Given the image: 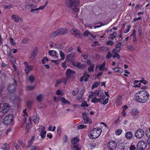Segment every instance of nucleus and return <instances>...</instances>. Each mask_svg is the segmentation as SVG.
I'll use <instances>...</instances> for the list:
<instances>
[{"mask_svg":"<svg viewBox=\"0 0 150 150\" xmlns=\"http://www.w3.org/2000/svg\"><path fill=\"white\" fill-rule=\"evenodd\" d=\"M100 84V83L98 82H97L94 83L92 86L91 89H93L97 87Z\"/></svg>","mask_w":150,"mask_h":150,"instance_id":"obj_35","label":"nucleus"},{"mask_svg":"<svg viewBox=\"0 0 150 150\" xmlns=\"http://www.w3.org/2000/svg\"><path fill=\"white\" fill-rule=\"evenodd\" d=\"M73 150H81V147L79 145H74L73 147Z\"/></svg>","mask_w":150,"mask_h":150,"instance_id":"obj_34","label":"nucleus"},{"mask_svg":"<svg viewBox=\"0 0 150 150\" xmlns=\"http://www.w3.org/2000/svg\"><path fill=\"white\" fill-rule=\"evenodd\" d=\"M80 4L79 0H66L65 2L66 6L76 12L79 11L78 7Z\"/></svg>","mask_w":150,"mask_h":150,"instance_id":"obj_2","label":"nucleus"},{"mask_svg":"<svg viewBox=\"0 0 150 150\" xmlns=\"http://www.w3.org/2000/svg\"><path fill=\"white\" fill-rule=\"evenodd\" d=\"M58 29L59 31L60 34L63 35L67 33V30L65 28H60Z\"/></svg>","mask_w":150,"mask_h":150,"instance_id":"obj_22","label":"nucleus"},{"mask_svg":"<svg viewBox=\"0 0 150 150\" xmlns=\"http://www.w3.org/2000/svg\"><path fill=\"white\" fill-rule=\"evenodd\" d=\"M87 127V126L84 125H78L77 127V129H83L86 128Z\"/></svg>","mask_w":150,"mask_h":150,"instance_id":"obj_32","label":"nucleus"},{"mask_svg":"<svg viewBox=\"0 0 150 150\" xmlns=\"http://www.w3.org/2000/svg\"><path fill=\"white\" fill-rule=\"evenodd\" d=\"M120 48L115 47L112 50L113 52H115L117 53L120 52Z\"/></svg>","mask_w":150,"mask_h":150,"instance_id":"obj_51","label":"nucleus"},{"mask_svg":"<svg viewBox=\"0 0 150 150\" xmlns=\"http://www.w3.org/2000/svg\"><path fill=\"white\" fill-rule=\"evenodd\" d=\"M9 109V106L8 104L6 103L3 104V106L2 108V112L4 114L7 113Z\"/></svg>","mask_w":150,"mask_h":150,"instance_id":"obj_11","label":"nucleus"},{"mask_svg":"<svg viewBox=\"0 0 150 150\" xmlns=\"http://www.w3.org/2000/svg\"><path fill=\"white\" fill-rule=\"evenodd\" d=\"M91 33L88 30H86L83 33V34L84 35V36H88V35H90Z\"/></svg>","mask_w":150,"mask_h":150,"instance_id":"obj_50","label":"nucleus"},{"mask_svg":"<svg viewBox=\"0 0 150 150\" xmlns=\"http://www.w3.org/2000/svg\"><path fill=\"white\" fill-rule=\"evenodd\" d=\"M12 115L9 114L6 116L3 121V123L5 125H7L13 119Z\"/></svg>","mask_w":150,"mask_h":150,"instance_id":"obj_8","label":"nucleus"},{"mask_svg":"<svg viewBox=\"0 0 150 150\" xmlns=\"http://www.w3.org/2000/svg\"><path fill=\"white\" fill-rule=\"evenodd\" d=\"M37 51L38 50L36 48H35L33 49V51L32 52L30 55V57L32 59H33L36 56Z\"/></svg>","mask_w":150,"mask_h":150,"instance_id":"obj_18","label":"nucleus"},{"mask_svg":"<svg viewBox=\"0 0 150 150\" xmlns=\"http://www.w3.org/2000/svg\"><path fill=\"white\" fill-rule=\"evenodd\" d=\"M127 48L130 50H131L132 51H133L135 50L134 47L132 45H128L127 47Z\"/></svg>","mask_w":150,"mask_h":150,"instance_id":"obj_47","label":"nucleus"},{"mask_svg":"<svg viewBox=\"0 0 150 150\" xmlns=\"http://www.w3.org/2000/svg\"><path fill=\"white\" fill-rule=\"evenodd\" d=\"M11 44L15 45L16 44V42H15L14 40L11 37H10L9 39Z\"/></svg>","mask_w":150,"mask_h":150,"instance_id":"obj_39","label":"nucleus"},{"mask_svg":"<svg viewBox=\"0 0 150 150\" xmlns=\"http://www.w3.org/2000/svg\"><path fill=\"white\" fill-rule=\"evenodd\" d=\"M105 62L100 66L99 67V69L101 71H103V69L105 68Z\"/></svg>","mask_w":150,"mask_h":150,"instance_id":"obj_36","label":"nucleus"},{"mask_svg":"<svg viewBox=\"0 0 150 150\" xmlns=\"http://www.w3.org/2000/svg\"><path fill=\"white\" fill-rule=\"evenodd\" d=\"M131 112L132 117L133 118L138 117L139 114V111L136 109H133L131 110Z\"/></svg>","mask_w":150,"mask_h":150,"instance_id":"obj_12","label":"nucleus"},{"mask_svg":"<svg viewBox=\"0 0 150 150\" xmlns=\"http://www.w3.org/2000/svg\"><path fill=\"white\" fill-rule=\"evenodd\" d=\"M31 126V123L30 122L28 123L26 125V129H30Z\"/></svg>","mask_w":150,"mask_h":150,"instance_id":"obj_61","label":"nucleus"},{"mask_svg":"<svg viewBox=\"0 0 150 150\" xmlns=\"http://www.w3.org/2000/svg\"><path fill=\"white\" fill-rule=\"evenodd\" d=\"M79 92V89L78 88H76L73 91H72V94L74 96L76 95Z\"/></svg>","mask_w":150,"mask_h":150,"instance_id":"obj_43","label":"nucleus"},{"mask_svg":"<svg viewBox=\"0 0 150 150\" xmlns=\"http://www.w3.org/2000/svg\"><path fill=\"white\" fill-rule=\"evenodd\" d=\"M135 149L136 147L134 145H132L129 147L130 150H134Z\"/></svg>","mask_w":150,"mask_h":150,"instance_id":"obj_64","label":"nucleus"},{"mask_svg":"<svg viewBox=\"0 0 150 150\" xmlns=\"http://www.w3.org/2000/svg\"><path fill=\"white\" fill-rule=\"evenodd\" d=\"M95 66V65L93 64H90V65L89 67H88V72H90L91 71H92V72H93V69Z\"/></svg>","mask_w":150,"mask_h":150,"instance_id":"obj_27","label":"nucleus"},{"mask_svg":"<svg viewBox=\"0 0 150 150\" xmlns=\"http://www.w3.org/2000/svg\"><path fill=\"white\" fill-rule=\"evenodd\" d=\"M31 150H39V149L38 147L34 146H31Z\"/></svg>","mask_w":150,"mask_h":150,"instance_id":"obj_57","label":"nucleus"},{"mask_svg":"<svg viewBox=\"0 0 150 150\" xmlns=\"http://www.w3.org/2000/svg\"><path fill=\"white\" fill-rule=\"evenodd\" d=\"M2 149L3 150H8L9 149V146L8 144H5L2 146Z\"/></svg>","mask_w":150,"mask_h":150,"instance_id":"obj_28","label":"nucleus"},{"mask_svg":"<svg viewBox=\"0 0 150 150\" xmlns=\"http://www.w3.org/2000/svg\"><path fill=\"white\" fill-rule=\"evenodd\" d=\"M62 82V80L61 79L58 80L55 84V86H57L59 84Z\"/></svg>","mask_w":150,"mask_h":150,"instance_id":"obj_63","label":"nucleus"},{"mask_svg":"<svg viewBox=\"0 0 150 150\" xmlns=\"http://www.w3.org/2000/svg\"><path fill=\"white\" fill-rule=\"evenodd\" d=\"M6 46L7 47V52H8L7 55L9 58L11 57V59H13L12 62H15V59L13 58V55L12 54V53L10 51V47L7 45H6Z\"/></svg>","mask_w":150,"mask_h":150,"instance_id":"obj_13","label":"nucleus"},{"mask_svg":"<svg viewBox=\"0 0 150 150\" xmlns=\"http://www.w3.org/2000/svg\"><path fill=\"white\" fill-rule=\"evenodd\" d=\"M16 6H17L20 10H25V9L23 8V4H21V5L19 4H17Z\"/></svg>","mask_w":150,"mask_h":150,"instance_id":"obj_38","label":"nucleus"},{"mask_svg":"<svg viewBox=\"0 0 150 150\" xmlns=\"http://www.w3.org/2000/svg\"><path fill=\"white\" fill-rule=\"evenodd\" d=\"M48 59L46 57H44L42 61V64H45V62L48 61Z\"/></svg>","mask_w":150,"mask_h":150,"instance_id":"obj_59","label":"nucleus"},{"mask_svg":"<svg viewBox=\"0 0 150 150\" xmlns=\"http://www.w3.org/2000/svg\"><path fill=\"white\" fill-rule=\"evenodd\" d=\"M122 132V130L120 129H118L115 131V134L117 135H120Z\"/></svg>","mask_w":150,"mask_h":150,"instance_id":"obj_37","label":"nucleus"},{"mask_svg":"<svg viewBox=\"0 0 150 150\" xmlns=\"http://www.w3.org/2000/svg\"><path fill=\"white\" fill-rule=\"evenodd\" d=\"M122 99L121 96H120L118 100L117 101L116 105L117 106L119 105L120 104L122 103Z\"/></svg>","mask_w":150,"mask_h":150,"instance_id":"obj_42","label":"nucleus"},{"mask_svg":"<svg viewBox=\"0 0 150 150\" xmlns=\"http://www.w3.org/2000/svg\"><path fill=\"white\" fill-rule=\"evenodd\" d=\"M81 106L83 107H88V105L86 101H84L81 103Z\"/></svg>","mask_w":150,"mask_h":150,"instance_id":"obj_49","label":"nucleus"},{"mask_svg":"<svg viewBox=\"0 0 150 150\" xmlns=\"http://www.w3.org/2000/svg\"><path fill=\"white\" fill-rule=\"evenodd\" d=\"M91 101L93 103L98 102H99V99L96 97H95L92 99Z\"/></svg>","mask_w":150,"mask_h":150,"instance_id":"obj_48","label":"nucleus"},{"mask_svg":"<svg viewBox=\"0 0 150 150\" xmlns=\"http://www.w3.org/2000/svg\"><path fill=\"white\" fill-rule=\"evenodd\" d=\"M144 130L143 129H139L136 131L134 136L137 139H141L144 136Z\"/></svg>","mask_w":150,"mask_h":150,"instance_id":"obj_5","label":"nucleus"},{"mask_svg":"<svg viewBox=\"0 0 150 150\" xmlns=\"http://www.w3.org/2000/svg\"><path fill=\"white\" fill-rule=\"evenodd\" d=\"M48 53L49 54L50 56L53 57L55 56L56 54V52L55 51L53 50L49 51L48 52Z\"/></svg>","mask_w":150,"mask_h":150,"instance_id":"obj_31","label":"nucleus"},{"mask_svg":"<svg viewBox=\"0 0 150 150\" xmlns=\"http://www.w3.org/2000/svg\"><path fill=\"white\" fill-rule=\"evenodd\" d=\"M89 77V75L86 73H85L83 74V76L81 78L80 81L82 82L84 81H87Z\"/></svg>","mask_w":150,"mask_h":150,"instance_id":"obj_14","label":"nucleus"},{"mask_svg":"<svg viewBox=\"0 0 150 150\" xmlns=\"http://www.w3.org/2000/svg\"><path fill=\"white\" fill-rule=\"evenodd\" d=\"M15 85L11 84H10L8 87V90L10 93H13L15 89Z\"/></svg>","mask_w":150,"mask_h":150,"instance_id":"obj_15","label":"nucleus"},{"mask_svg":"<svg viewBox=\"0 0 150 150\" xmlns=\"http://www.w3.org/2000/svg\"><path fill=\"white\" fill-rule=\"evenodd\" d=\"M112 56V54L111 52H108L106 55V58L107 59H109Z\"/></svg>","mask_w":150,"mask_h":150,"instance_id":"obj_56","label":"nucleus"},{"mask_svg":"<svg viewBox=\"0 0 150 150\" xmlns=\"http://www.w3.org/2000/svg\"><path fill=\"white\" fill-rule=\"evenodd\" d=\"M71 33L74 35L75 37L79 38H81L82 35L81 33L78 30L75 28H72L71 30Z\"/></svg>","mask_w":150,"mask_h":150,"instance_id":"obj_7","label":"nucleus"},{"mask_svg":"<svg viewBox=\"0 0 150 150\" xmlns=\"http://www.w3.org/2000/svg\"><path fill=\"white\" fill-rule=\"evenodd\" d=\"M34 88V86H28L26 87V89L28 90H33Z\"/></svg>","mask_w":150,"mask_h":150,"instance_id":"obj_55","label":"nucleus"},{"mask_svg":"<svg viewBox=\"0 0 150 150\" xmlns=\"http://www.w3.org/2000/svg\"><path fill=\"white\" fill-rule=\"evenodd\" d=\"M79 140V139L77 137L71 139V143L73 144H74L78 142Z\"/></svg>","mask_w":150,"mask_h":150,"instance_id":"obj_26","label":"nucleus"},{"mask_svg":"<svg viewBox=\"0 0 150 150\" xmlns=\"http://www.w3.org/2000/svg\"><path fill=\"white\" fill-rule=\"evenodd\" d=\"M28 80L30 81V83H32L33 82L35 78L33 76V75H31L28 78Z\"/></svg>","mask_w":150,"mask_h":150,"instance_id":"obj_40","label":"nucleus"},{"mask_svg":"<svg viewBox=\"0 0 150 150\" xmlns=\"http://www.w3.org/2000/svg\"><path fill=\"white\" fill-rule=\"evenodd\" d=\"M25 4L24 6L25 9L28 6L34 8L37 6V5L35 4L31 3L30 0H27L25 1Z\"/></svg>","mask_w":150,"mask_h":150,"instance_id":"obj_10","label":"nucleus"},{"mask_svg":"<svg viewBox=\"0 0 150 150\" xmlns=\"http://www.w3.org/2000/svg\"><path fill=\"white\" fill-rule=\"evenodd\" d=\"M113 44L114 42L111 40L109 41L106 42V44L108 45H110L111 46L113 45Z\"/></svg>","mask_w":150,"mask_h":150,"instance_id":"obj_58","label":"nucleus"},{"mask_svg":"<svg viewBox=\"0 0 150 150\" xmlns=\"http://www.w3.org/2000/svg\"><path fill=\"white\" fill-rule=\"evenodd\" d=\"M59 35H60L59 31L58 29L54 32H53L51 33L52 36L53 38H55L56 36Z\"/></svg>","mask_w":150,"mask_h":150,"instance_id":"obj_23","label":"nucleus"},{"mask_svg":"<svg viewBox=\"0 0 150 150\" xmlns=\"http://www.w3.org/2000/svg\"><path fill=\"white\" fill-rule=\"evenodd\" d=\"M104 24H103L101 23H98L97 25L94 26V29H96L97 28H98L101 27L102 26L104 25Z\"/></svg>","mask_w":150,"mask_h":150,"instance_id":"obj_52","label":"nucleus"},{"mask_svg":"<svg viewBox=\"0 0 150 150\" xmlns=\"http://www.w3.org/2000/svg\"><path fill=\"white\" fill-rule=\"evenodd\" d=\"M140 82H141V83H142L144 85L147 84L148 83V81L145 79L144 80H140Z\"/></svg>","mask_w":150,"mask_h":150,"instance_id":"obj_60","label":"nucleus"},{"mask_svg":"<svg viewBox=\"0 0 150 150\" xmlns=\"http://www.w3.org/2000/svg\"><path fill=\"white\" fill-rule=\"evenodd\" d=\"M43 98V95L42 94H41L37 96L36 100L40 102L42 100Z\"/></svg>","mask_w":150,"mask_h":150,"instance_id":"obj_25","label":"nucleus"},{"mask_svg":"<svg viewBox=\"0 0 150 150\" xmlns=\"http://www.w3.org/2000/svg\"><path fill=\"white\" fill-rule=\"evenodd\" d=\"M131 28V26L130 25H129L127 27V29L124 31V33H127L128 32L129 30H130V29Z\"/></svg>","mask_w":150,"mask_h":150,"instance_id":"obj_54","label":"nucleus"},{"mask_svg":"<svg viewBox=\"0 0 150 150\" xmlns=\"http://www.w3.org/2000/svg\"><path fill=\"white\" fill-rule=\"evenodd\" d=\"M3 8L5 9H9L11 8L12 6L11 5H9L8 6L4 5L2 6Z\"/></svg>","mask_w":150,"mask_h":150,"instance_id":"obj_46","label":"nucleus"},{"mask_svg":"<svg viewBox=\"0 0 150 150\" xmlns=\"http://www.w3.org/2000/svg\"><path fill=\"white\" fill-rule=\"evenodd\" d=\"M12 18L15 21H16V22H19V19H18V16L16 15H13L12 16Z\"/></svg>","mask_w":150,"mask_h":150,"instance_id":"obj_30","label":"nucleus"},{"mask_svg":"<svg viewBox=\"0 0 150 150\" xmlns=\"http://www.w3.org/2000/svg\"><path fill=\"white\" fill-rule=\"evenodd\" d=\"M100 91V88H98V90H96L95 92H94L92 91H91V94H92L93 95V96L96 97L99 95Z\"/></svg>","mask_w":150,"mask_h":150,"instance_id":"obj_20","label":"nucleus"},{"mask_svg":"<svg viewBox=\"0 0 150 150\" xmlns=\"http://www.w3.org/2000/svg\"><path fill=\"white\" fill-rule=\"evenodd\" d=\"M34 123L35 124H37L39 120V117H38L35 115H33L32 117Z\"/></svg>","mask_w":150,"mask_h":150,"instance_id":"obj_24","label":"nucleus"},{"mask_svg":"<svg viewBox=\"0 0 150 150\" xmlns=\"http://www.w3.org/2000/svg\"><path fill=\"white\" fill-rule=\"evenodd\" d=\"M60 100L61 102L64 104H66L69 105L70 104V102L67 100L64 97H62Z\"/></svg>","mask_w":150,"mask_h":150,"instance_id":"obj_21","label":"nucleus"},{"mask_svg":"<svg viewBox=\"0 0 150 150\" xmlns=\"http://www.w3.org/2000/svg\"><path fill=\"white\" fill-rule=\"evenodd\" d=\"M125 137L127 139H131L133 138V135L132 132L128 131L125 134Z\"/></svg>","mask_w":150,"mask_h":150,"instance_id":"obj_16","label":"nucleus"},{"mask_svg":"<svg viewBox=\"0 0 150 150\" xmlns=\"http://www.w3.org/2000/svg\"><path fill=\"white\" fill-rule=\"evenodd\" d=\"M101 132L102 129L100 128L99 127L94 128L90 131L88 135L90 139H95L100 136Z\"/></svg>","mask_w":150,"mask_h":150,"instance_id":"obj_3","label":"nucleus"},{"mask_svg":"<svg viewBox=\"0 0 150 150\" xmlns=\"http://www.w3.org/2000/svg\"><path fill=\"white\" fill-rule=\"evenodd\" d=\"M73 48L72 47H67L66 49V52L69 53L72 51Z\"/></svg>","mask_w":150,"mask_h":150,"instance_id":"obj_53","label":"nucleus"},{"mask_svg":"<svg viewBox=\"0 0 150 150\" xmlns=\"http://www.w3.org/2000/svg\"><path fill=\"white\" fill-rule=\"evenodd\" d=\"M142 27L141 26H139L138 27V32L139 33V35L140 36H141L142 35Z\"/></svg>","mask_w":150,"mask_h":150,"instance_id":"obj_41","label":"nucleus"},{"mask_svg":"<svg viewBox=\"0 0 150 150\" xmlns=\"http://www.w3.org/2000/svg\"><path fill=\"white\" fill-rule=\"evenodd\" d=\"M149 95L145 91H140L137 92L134 95L135 100L139 103H144L149 99Z\"/></svg>","mask_w":150,"mask_h":150,"instance_id":"obj_1","label":"nucleus"},{"mask_svg":"<svg viewBox=\"0 0 150 150\" xmlns=\"http://www.w3.org/2000/svg\"><path fill=\"white\" fill-rule=\"evenodd\" d=\"M46 132V131L44 130H42L40 131V136L42 138H43L45 137Z\"/></svg>","mask_w":150,"mask_h":150,"instance_id":"obj_29","label":"nucleus"},{"mask_svg":"<svg viewBox=\"0 0 150 150\" xmlns=\"http://www.w3.org/2000/svg\"><path fill=\"white\" fill-rule=\"evenodd\" d=\"M115 35H114V34L112 33L111 34L110 36L109 37V39H114L115 38Z\"/></svg>","mask_w":150,"mask_h":150,"instance_id":"obj_62","label":"nucleus"},{"mask_svg":"<svg viewBox=\"0 0 150 150\" xmlns=\"http://www.w3.org/2000/svg\"><path fill=\"white\" fill-rule=\"evenodd\" d=\"M75 72L74 71L71 70L70 69H67L66 72V75L67 76H69L71 74H73L75 73Z\"/></svg>","mask_w":150,"mask_h":150,"instance_id":"obj_19","label":"nucleus"},{"mask_svg":"<svg viewBox=\"0 0 150 150\" xmlns=\"http://www.w3.org/2000/svg\"><path fill=\"white\" fill-rule=\"evenodd\" d=\"M137 147L140 150H144L147 147L146 143L143 141H139L137 145Z\"/></svg>","mask_w":150,"mask_h":150,"instance_id":"obj_6","label":"nucleus"},{"mask_svg":"<svg viewBox=\"0 0 150 150\" xmlns=\"http://www.w3.org/2000/svg\"><path fill=\"white\" fill-rule=\"evenodd\" d=\"M117 146V143L115 141L111 140L108 143L107 148L109 150H114Z\"/></svg>","mask_w":150,"mask_h":150,"instance_id":"obj_4","label":"nucleus"},{"mask_svg":"<svg viewBox=\"0 0 150 150\" xmlns=\"http://www.w3.org/2000/svg\"><path fill=\"white\" fill-rule=\"evenodd\" d=\"M33 67L32 65H28L26 66L25 70L26 74H28L30 71L33 70Z\"/></svg>","mask_w":150,"mask_h":150,"instance_id":"obj_17","label":"nucleus"},{"mask_svg":"<svg viewBox=\"0 0 150 150\" xmlns=\"http://www.w3.org/2000/svg\"><path fill=\"white\" fill-rule=\"evenodd\" d=\"M145 134L148 137H150V127L146 129L145 132Z\"/></svg>","mask_w":150,"mask_h":150,"instance_id":"obj_33","label":"nucleus"},{"mask_svg":"<svg viewBox=\"0 0 150 150\" xmlns=\"http://www.w3.org/2000/svg\"><path fill=\"white\" fill-rule=\"evenodd\" d=\"M32 102L30 100H28L26 102V105L29 108H30L31 107Z\"/></svg>","mask_w":150,"mask_h":150,"instance_id":"obj_44","label":"nucleus"},{"mask_svg":"<svg viewBox=\"0 0 150 150\" xmlns=\"http://www.w3.org/2000/svg\"><path fill=\"white\" fill-rule=\"evenodd\" d=\"M82 117L84 121V123L86 124H91L92 122V120L87 117V115L85 112L82 113Z\"/></svg>","mask_w":150,"mask_h":150,"instance_id":"obj_9","label":"nucleus"},{"mask_svg":"<svg viewBox=\"0 0 150 150\" xmlns=\"http://www.w3.org/2000/svg\"><path fill=\"white\" fill-rule=\"evenodd\" d=\"M59 54L61 57V59H64L65 58V55L64 53L62 51H59Z\"/></svg>","mask_w":150,"mask_h":150,"instance_id":"obj_45","label":"nucleus"}]
</instances>
